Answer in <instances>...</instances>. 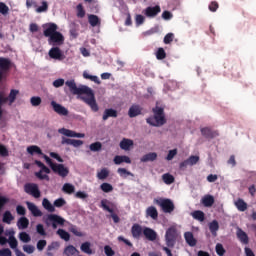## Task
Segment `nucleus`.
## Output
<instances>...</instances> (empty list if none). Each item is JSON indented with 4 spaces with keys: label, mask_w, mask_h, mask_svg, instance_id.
I'll list each match as a JSON object with an SVG mask.
<instances>
[{
    "label": "nucleus",
    "mask_w": 256,
    "mask_h": 256,
    "mask_svg": "<svg viewBox=\"0 0 256 256\" xmlns=\"http://www.w3.org/2000/svg\"><path fill=\"white\" fill-rule=\"evenodd\" d=\"M65 85L70 89L73 95H86L80 97L81 101H84L86 105H89L94 113L99 111V105H97V100H95V93H93L91 88L87 86L77 87L75 80H68L65 82Z\"/></svg>",
    "instance_id": "1"
},
{
    "label": "nucleus",
    "mask_w": 256,
    "mask_h": 256,
    "mask_svg": "<svg viewBox=\"0 0 256 256\" xmlns=\"http://www.w3.org/2000/svg\"><path fill=\"white\" fill-rule=\"evenodd\" d=\"M44 31V37H48L49 45L52 47H61L65 43V36L61 32L57 31L59 27L55 23H46L42 25Z\"/></svg>",
    "instance_id": "2"
},
{
    "label": "nucleus",
    "mask_w": 256,
    "mask_h": 256,
    "mask_svg": "<svg viewBox=\"0 0 256 256\" xmlns=\"http://www.w3.org/2000/svg\"><path fill=\"white\" fill-rule=\"evenodd\" d=\"M152 112L154 113V117L147 118L146 123L152 127H163V125L167 123V119H165V109L156 106L152 109Z\"/></svg>",
    "instance_id": "3"
},
{
    "label": "nucleus",
    "mask_w": 256,
    "mask_h": 256,
    "mask_svg": "<svg viewBox=\"0 0 256 256\" xmlns=\"http://www.w3.org/2000/svg\"><path fill=\"white\" fill-rule=\"evenodd\" d=\"M154 203L161 207L163 213H172L173 211H175V204L173 203V200L169 198L155 199Z\"/></svg>",
    "instance_id": "4"
},
{
    "label": "nucleus",
    "mask_w": 256,
    "mask_h": 256,
    "mask_svg": "<svg viewBox=\"0 0 256 256\" xmlns=\"http://www.w3.org/2000/svg\"><path fill=\"white\" fill-rule=\"evenodd\" d=\"M34 163L40 168V171L35 172V177H37V179L40 181H50L49 173H51V169H49V167L45 166L43 162L39 160H35Z\"/></svg>",
    "instance_id": "5"
},
{
    "label": "nucleus",
    "mask_w": 256,
    "mask_h": 256,
    "mask_svg": "<svg viewBox=\"0 0 256 256\" xmlns=\"http://www.w3.org/2000/svg\"><path fill=\"white\" fill-rule=\"evenodd\" d=\"M177 237H179L177 228L175 226L169 227L166 230V234H165V241H166L167 247H170V248L175 247V243H177Z\"/></svg>",
    "instance_id": "6"
},
{
    "label": "nucleus",
    "mask_w": 256,
    "mask_h": 256,
    "mask_svg": "<svg viewBox=\"0 0 256 256\" xmlns=\"http://www.w3.org/2000/svg\"><path fill=\"white\" fill-rule=\"evenodd\" d=\"M11 60L9 58L0 57V82L7 77V73L11 71Z\"/></svg>",
    "instance_id": "7"
},
{
    "label": "nucleus",
    "mask_w": 256,
    "mask_h": 256,
    "mask_svg": "<svg viewBox=\"0 0 256 256\" xmlns=\"http://www.w3.org/2000/svg\"><path fill=\"white\" fill-rule=\"evenodd\" d=\"M25 193L28 195H32L35 199H39L41 197V191L39 190V186L35 183H28L24 186Z\"/></svg>",
    "instance_id": "8"
},
{
    "label": "nucleus",
    "mask_w": 256,
    "mask_h": 256,
    "mask_svg": "<svg viewBox=\"0 0 256 256\" xmlns=\"http://www.w3.org/2000/svg\"><path fill=\"white\" fill-rule=\"evenodd\" d=\"M47 225L52 223V229H57V225H65V219L57 214H49L46 220Z\"/></svg>",
    "instance_id": "9"
},
{
    "label": "nucleus",
    "mask_w": 256,
    "mask_h": 256,
    "mask_svg": "<svg viewBox=\"0 0 256 256\" xmlns=\"http://www.w3.org/2000/svg\"><path fill=\"white\" fill-rule=\"evenodd\" d=\"M52 171L62 179H65L69 175V169L63 164L56 163L55 166H52Z\"/></svg>",
    "instance_id": "10"
},
{
    "label": "nucleus",
    "mask_w": 256,
    "mask_h": 256,
    "mask_svg": "<svg viewBox=\"0 0 256 256\" xmlns=\"http://www.w3.org/2000/svg\"><path fill=\"white\" fill-rule=\"evenodd\" d=\"M48 55L50 59H55L56 61H63L65 59V55L61 51V48L58 46L52 47L49 50Z\"/></svg>",
    "instance_id": "11"
},
{
    "label": "nucleus",
    "mask_w": 256,
    "mask_h": 256,
    "mask_svg": "<svg viewBox=\"0 0 256 256\" xmlns=\"http://www.w3.org/2000/svg\"><path fill=\"white\" fill-rule=\"evenodd\" d=\"M108 203H109V201L107 199H103V200H101L100 207H102V209H104V211H108V213H111V217H112L114 223H119V221H121V219L119 218V216L117 214L114 213L113 208H111L107 205Z\"/></svg>",
    "instance_id": "12"
},
{
    "label": "nucleus",
    "mask_w": 256,
    "mask_h": 256,
    "mask_svg": "<svg viewBox=\"0 0 256 256\" xmlns=\"http://www.w3.org/2000/svg\"><path fill=\"white\" fill-rule=\"evenodd\" d=\"M201 133L205 139H215V137H219V131L213 130L209 127L201 128Z\"/></svg>",
    "instance_id": "13"
},
{
    "label": "nucleus",
    "mask_w": 256,
    "mask_h": 256,
    "mask_svg": "<svg viewBox=\"0 0 256 256\" xmlns=\"http://www.w3.org/2000/svg\"><path fill=\"white\" fill-rule=\"evenodd\" d=\"M58 133H60L61 135H64L65 137H77L78 139H83V137H85L83 133H77L73 130H69L66 128H60L58 130Z\"/></svg>",
    "instance_id": "14"
},
{
    "label": "nucleus",
    "mask_w": 256,
    "mask_h": 256,
    "mask_svg": "<svg viewBox=\"0 0 256 256\" xmlns=\"http://www.w3.org/2000/svg\"><path fill=\"white\" fill-rule=\"evenodd\" d=\"M51 107L58 115H63L64 117H67V115H69V110H67V108H65L63 105L58 104L55 101L51 102Z\"/></svg>",
    "instance_id": "15"
},
{
    "label": "nucleus",
    "mask_w": 256,
    "mask_h": 256,
    "mask_svg": "<svg viewBox=\"0 0 256 256\" xmlns=\"http://www.w3.org/2000/svg\"><path fill=\"white\" fill-rule=\"evenodd\" d=\"M236 237L243 245H249V235L246 234L240 227L236 228Z\"/></svg>",
    "instance_id": "16"
},
{
    "label": "nucleus",
    "mask_w": 256,
    "mask_h": 256,
    "mask_svg": "<svg viewBox=\"0 0 256 256\" xmlns=\"http://www.w3.org/2000/svg\"><path fill=\"white\" fill-rule=\"evenodd\" d=\"M61 145H72V147H81V145H83V141L62 137Z\"/></svg>",
    "instance_id": "17"
},
{
    "label": "nucleus",
    "mask_w": 256,
    "mask_h": 256,
    "mask_svg": "<svg viewBox=\"0 0 256 256\" xmlns=\"http://www.w3.org/2000/svg\"><path fill=\"white\" fill-rule=\"evenodd\" d=\"M143 235L148 241H156L157 240V232L151 228H144Z\"/></svg>",
    "instance_id": "18"
},
{
    "label": "nucleus",
    "mask_w": 256,
    "mask_h": 256,
    "mask_svg": "<svg viewBox=\"0 0 256 256\" xmlns=\"http://www.w3.org/2000/svg\"><path fill=\"white\" fill-rule=\"evenodd\" d=\"M160 11H161V6L159 5H156L154 7L149 6L145 9V15L146 17H157Z\"/></svg>",
    "instance_id": "19"
},
{
    "label": "nucleus",
    "mask_w": 256,
    "mask_h": 256,
    "mask_svg": "<svg viewBox=\"0 0 256 256\" xmlns=\"http://www.w3.org/2000/svg\"><path fill=\"white\" fill-rule=\"evenodd\" d=\"M143 111V108L137 104H133L128 111V115L131 119L134 117H138V115H141V112Z\"/></svg>",
    "instance_id": "20"
},
{
    "label": "nucleus",
    "mask_w": 256,
    "mask_h": 256,
    "mask_svg": "<svg viewBox=\"0 0 256 256\" xmlns=\"http://www.w3.org/2000/svg\"><path fill=\"white\" fill-rule=\"evenodd\" d=\"M26 205H27L28 209L30 210V212L32 213L33 217H42L43 216V212H41V210H39L37 205H35L34 203L26 202Z\"/></svg>",
    "instance_id": "21"
},
{
    "label": "nucleus",
    "mask_w": 256,
    "mask_h": 256,
    "mask_svg": "<svg viewBox=\"0 0 256 256\" xmlns=\"http://www.w3.org/2000/svg\"><path fill=\"white\" fill-rule=\"evenodd\" d=\"M146 217H150L154 221L159 219V212L157 211V208L155 206H149L146 209Z\"/></svg>",
    "instance_id": "22"
},
{
    "label": "nucleus",
    "mask_w": 256,
    "mask_h": 256,
    "mask_svg": "<svg viewBox=\"0 0 256 256\" xmlns=\"http://www.w3.org/2000/svg\"><path fill=\"white\" fill-rule=\"evenodd\" d=\"M88 23L91 25V27H101V19L99 16L94 14L88 15Z\"/></svg>",
    "instance_id": "23"
},
{
    "label": "nucleus",
    "mask_w": 256,
    "mask_h": 256,
    "mask_svg": "<svg viewBox=\"0 0 256 256\" xmlns=\"http://www.w3.org/2000/svg\"><path fill=\"white\" fill-rule=\"evenodd\" d=\"M184 239L190 247H195V245H197V240L195 239V236H193V232H185Z\"/></svg>",
    "instance_id": "24"
},
{
    "label": "nucleus",
    "mask_w": 256,
    "mask_h": 256,
    "mask_svg": "<svg viewBox=\"0 0 256 256\" xmlns=\"http://www.w3.org/2000/svg\"><path fill=\"white\" fill-rule=\"evenodd\" d=\"M131 233L134 239H139L143 235V228L139 224H134L131 228Z\"/></svg>",
    "instance_id": "25"
},
{
    "label": "nucleus",
    "mask_w": 256,
    "mask_h": 256,
    "mask_svg": "<svg viewBox=\"0 0 256 256\" xmlns=\"http://www.w3.org/2000/svg\"><path fill=\"white\" fill-rule=\"evenodd\" d=\"M109 117H113L114 119L118 117V113L117 110L113 109V108H108L105 109L102 119L103 121H107V119H109Z\"/></svg>",
    "instance_id": "26"
},
{
    "label": "nucleus",
    "mask_w": 256,
    "mask_h": 256,
    "mask_svg": "<svg viewBox=\"0 0 256 256\" xmlns=\"http://www.w3.org/2000/svg\"><path fill=\"white\" fill-rule=\"evenodd\" d=\"M202 205H204V207H213L214 203H215V197H213L212 195H205L202 200H201Z\"/></svg>",
    "instance_id": "27"
},
{
    "label": "nucleus",
    "mask_w": 256,
    "mask_h": 256,
    "mask_svg": "<svg viewBox=\"0 0 256 256\" xmlns=\"http://www.w3.org/2000/svg\"><path fill=\"white\" fill-rule=\"evenodd\" d=\"M133 147V140L128 138H123L120 142V149L123 151H129Z\"/></svg>",
    "instance_id": "28"
},
{
    "label": "nucleus",
    "mask_w": 256,
    "mask_h": 256,
    "mask_svg": "<svg viewBox=\"0 0 256 256\" xmlns=\"http://www.w3.org/2000/svg\"><path fill=\"white\" fill-rule=\"evenodd\" d=\"M80 250L82 253H85L86 255H93L95 252L93 249H91V242H84L80 246Z\"/></svg>",
    "instance_id": "29"
},
{
    "label": "nucleus",
    "mask_w": 256,
    "mask_h": 256,
    "mask_svg": "<svg viewBox=\"0 0 256 256\" xmlns=\"http://www.w3.org/2000/svg\"><path fill=\"white\" fill-rule=\"evenodd\" d=\"M208 227L213 237H217V231H219V222L217 220H213L209 223Z\"/></svg>",
    "instance_id": "30"
},
{
    "label": "nucleus",
    "mask_w": 256,
    "mask_h": 256,
    "mask_svg": "<svg viewBox=\"0 0 256 256\" xmlns=\"http://www.w3.org/2000/svg\"><path fill=\"white\" fill-rule=\"evenodd\" d=\"M114 163L115 165H121V163H128L131 164V158H129V156H115L114 157Z\"/></svg>",
    "instance_id": "31"
},
{
    "label": "nucleus",
    "mask_w": 256,
    "mask_h": 256,
    "mask_svg": "<svg viewBox=\"0 0 256 256\" xmlns=\"http://www.w3.org/2000/svg\"><path fill=\"white\" fill-rule=\"evenodd\" d=\"M157 159V153L156 152H150L146 155H144L140 161L141 163H148V161H156Z\"/></svg>",
    "instance_id": "32"
},
{
    "label": "nucleus",
    "mask_w": 256,
    "mask_h": 256,
    "mask_svg": "<svg viewBox=\"0 0 256 256\" xmlns=\"http://www.w3.org/2000/svg\"><path fill=\"white\" fill-rule=\"evenodd\" d=\"M15 219L13 214H11V211L7 210L4 212L2 216L3 223H6V225H11V222Z\"/></svg>",
    "instance_id": "33"
},
{
    "label": "nucleus",
    "mask_w": 256,
    "mask_h": 256,
    "mask_svg": "<svg viewBox=\"0 0 256 256\" xmlns=\"http://www.w3.org/2000/svg\"><path fill=\"white\" fill-rule=\"evenodd\" d=\"M70 35L73 39H77V37H79V25L75 22L70 24Z\"/></svg>",
    "instance_id": "34"
},
{
    "label": "nucleus",
    "mask_w": 256,
    "mask_h": 256,
    "mask_svg": "<svg viewBox=\"0 0 256 256\" xmlns=\"http://www.w3.org/2000/svg\"><path fill=\"white\" fill-rule=\"evenodd\" d=\"M27 153H29V155H43V150H41L39 146L32 145L27 148Z\"/></svg>",
    "instance_id": "35"
},
{
    "label": "nucleus",
    "mask_w": 256,
    "mask_h": 256,
    "mask_svg": "<svg viewBox=\"0 0 256 256\" xmlns=\"http://www.w3.org/2000/svg\"><path fill=\"white\" fill-rule=\"evenodd\" d=\"M42 206L44 207V209H46V211H48L49 213H55V206H53V204H51V202L49 201V199L44 198L42 201Z\"/></svg>",
    "instance_id": "36"
},
{
    "label": "nucleus",
    "mask_w": 256,
    "mask_h": 256,
    "mask_svg": "<svg viewBox=\"0 0 256 256\" xmlns=\"http://www.w3.org/2000/svg\"><path fill=\"white\" fill-rule=\"evenodd\" d=\"M162 181L165 185H173V183H175V177L170 173H165L162 175Z\"/></svg>",
    "instance_id": "37"
},
{
    "label": "nucleus",
    "mask_w": 256,
    "mask_h": 256,
    "mask_svg": "<svg viewBox=\"0 0 256 256\" xmlns=\"http://www.w3.org/2000/svg\"><path fill=\"white\" fill-rule=\"evenodd\" d=\"M235 207L238 209V211H241V212L247 211V202H245V200L239 198L235 202Z\"/></svg>",
    "instance_id": "38"
},
{
    "label": "nucleus",
    "mask_w": 256,
    "mask_h": 256,
    "mask_svg": "<svg viewBox=\"0 0 256 256\" xmlns=\"http://www.w3.org/2000/svg\"><path fill=\"white\" fill-rule=\"evenodd\" d=\"M192 217L193 219H196V221H200L201 223H203V221H205V212L201 210H196L192 213Z\"/></svg>",
    "instance_id": "39"
},
{
    "label": "nucleus",
    "mask_w": 256,
    "mask_h": 256,
    "mask_svg": "<svg viewBox=\"0 0 256 256\" xmlns=\"http://www.w3.org/2000/svg\"><path fill=\"white\" fill-rule=\"evenodd\" d=\"M17 227L19 229H27L29 227V219L27 217H21L17 222Z\"/></svg>",
    "instance_id": "40"
},
{
    "label": "nucleus",
    "mask_w": 256,
    "mask_h": 256,
    "mask_svg": "<svg viewBox=\"0 0 256 256\" xmlns=\"http://www.w3.org/2000/svg\"><path fill=\"white\" fill-rule=\"evenodd\" d=\"M76 253H79V250H77L73 245H69L64 249V255L66 256H73Z\"/></svg>",
    "instance_id": "41"
},
{
    "label": "nucleus",
    "mask_w": 256,
    "mask_h": 256,
    "mask_svg": "<svg viewBox=\"0 0 256 256\" xmlns=\"http://www.w3.org/2000/svg\"><path fill=\"white\" fill-rule=\"evenodd\" d=\"M19 94V90L12 89L7 97L10 105L15 103V99H17V95Z\"/></svg>",
    "instance_id": "42"
},
{
    "label": "nucleus",
    "mask_w": 256,
    "mask_h": 256,
    "mask_svg": "<svg viewBox=\"0 0 256 256\" xmlns=\"http://www.w3.org/2000/svg\"><path fill=\"white\" fill-rule=\"evenodd\" d=\"M62 191L64 193H67L68 195H71V194L75 193V186H73L72 184H69V183H65L62 187Z\"/></svg>",
    "instance_id": "43"
},
{
    "label": "nucleus",
    "mask_w": 256,
    "mask_h": 256,
    "mask_svg": "<svg viewBox=\"0 0 256 256\" xmlns=\"http://www.w3.org/2000/svg\"><path fill=\"white\" fill-rule=\"evenodd\" d=\"M57 235H59V237H61L64 241H69V239H71L69 232L65 231L64 229H58Z\"/></svg>",
    "instance_id": "44"
},
{
    "label": "nucleus",
    "mask_w": 256,
    "mask_h": 256,
    "mask_svg": "<svg viewBox=\"0 0 256 256\" xmlns=\"http://www.w3.org/2000/svg\"><path fill=\"white\" fill-rule=\"evenodd\" d=\"M90 151H93L94 153H97L103 149V144L101 142H94L90 144L89 146Z\"/></svg>",
    "instance_id": "45"
},
{
    "label": "nucleus",
    "mask_w": 256,
    "mask_h": 256,
    "mask_svg": "<svg viewBox=\"0 0 256 256\" xmlns=\"http://www.w3.org/2000/svg\"><path fill=\"white\" fill-rule=\"evenodd\" d=\"M107 177H109V170H107V168H103L97 173V178L101 181H104Z\"/></svg>",
    "instance_id": "46"
},
{
    "label": "nucleus",
    "mask_w": 256,
    "mask_h": 256,
    "mask_svg": "<svg viewBox=\"0 0 256 256\" xmlns=\"http://www.w3.org/2000/svg\"><path fill=\"white\" fill-rule=\"evenodd\" d=\"M100 189L104 193H111V191H113V185H111L110 183L104 182L100 185Z\"/></svg>",
    "instance_id": "47"
},
{
    "label": "nucleus",
    "mask_w": 256,
    "mask_h": 256,
    "mask_svg": "<svg viewBox=\"0 0 256 256\" xmlns=\"http://www.w3.org/2000/svg\"><path fill=\"white\" fill-rule=\"evenodd\" d=\"M70 233H73V235H75L76 237H84L85 234H83V232L79 231V228H77V226L72 225L69 228Z\"/></svg>",
    "instance_id": "48"
},
{
    "label": "nucleus",
    "mask_w": 256,
    "mask_h": 256,
    "mask_svg": "<svg viewBox=\"0 0 256 256\" xmlns=\"http://www.w3.org/2000/svg\"><path fill=\"white\" fill-rule=\"evenodd\" d=\"M49 11V3L47 1H43L40 7L36 8V13H45Z\"/></svg>",
    "instance_id": "49"
},
{
    "label": "nucleus",
    "mask_w": 256,
    "mask_h": 256,
    "mask_svg": "<svg viewBox=\"0 0 256 256\" xmlns=\"http://www.w3.org/2000/svg\"><path fill=\"white\" fill-rule=\"evenodd\" d=\"M166 57L167 53L165 52V49L159 48L156 52V59H158V61H163Z\"/></svg>",
    "instance_id": "50"
},
{
    "label": "nucleus",
    "mask_w": 256,
    "mask_h": 256,
    "mask_svg": "<svg viewBox=\"0 0 256 256\" xmlns=\"http://www.w3.org/2000/svg\"><path fill=\"white\" fill-rule=\"evenodd\" d=\"M76 9H77V17L79 19H83V17H85V8H83V4H78Z\"/></svg>",
    "instance_id": "51"
},
{
    "label": "nucleus",
    "mask_w": 256,
    "mask_h": 256,
    "mask_svg": "<svg viewBox=\"0 0 256 256\" xmlns=\"http://www.w3.org/2000/svg\"><path fill=\"white\" fill-rule=\"evenodd\" d=\"M41 97L39 96H34V97H31L30 99V103L32 105V107H39V105H41Z\"/></svg>",
    "instance_id": "52"
},
{
    "label": "nucleus",
    "mask_w": 256,
    "mask_h": 256,
    "mask_svg": "<svg viewBox=\"0 0 256 256\" xmlns=\"http://www.w3.org/2000/svg\"><path fill=\"white\" fill-rule=\"evenodd\" d=\"M19 238H20V241H22L23 243H29V241H31V236H29L27 232H21L19 234Z\"/></svg>",
    "instance_id": "53"
},
{
    "label": "nucleus",
    "mask_w": 256,
    "mask_h": 256,
    "mask_svg": "<svg viewBox=\"0 0 256 256\" xmlns=\"http://www.w3.org/2000/svg\"><path fill=\"white\" fill-rule=\"evenodd\" d=\"M10 248L11 249H17V245H19V243L17 242V238H15L14 236H10L9 237V241H8Z\"/></svg>",
    "instance_id": "54"
},
{
    "label": "nucleus",
    "mask_w": 256,
    "mask_h": 256,
    "mask_svg": "<svg viewBox=\"0 0 256 256\" xmlns=\"http://www.w3.org/2000/svg\"><path fill=\"white\" fill-rule=\"evenodd\" d=\"M173 39H175V34L168 33L164 37V43L165 45H169L170 43H173Z\"/></svg>",
    "instance_id": "55"
},
{
    "label": "nucleus",
    "mask_w": 256,
    "mask_h": 256,
    "mask_svg": "<svg viewBox=\"0 0 256 256\" xmlns=\"http://www.w3.org/2000/svg\"><path fill=\"white\" fill-rule=\"evenodd\" d=\"M7 101H9V98H7L5 91H0V107H3Z\"/></svg>",
    "instance_id": "56"
},
{
    "label": "nucleus",
    "mask_w": 256,
    "mask_h": 256,
    "mask_svg": "<svg viewBox=\"0 0 256 256\" xmlns=\"http://www.w3.org/2000/svg\"><path fill=\"white\" fill-rule=\"evenodd\" d=\"M216 253L218 256L225 255V248L223 247V244L221 243L216 244Z\"/></svg>",
    "instance_id": "57"
},
{
    "label": "nucleus",
    "mask_w": 256,
    "mask_h": 256,
    "mask_svg": "<svg viewBox=\"0 0 256 256\" xmlns=\"http://www.w3.org/2000/svg\"><path fill=\"white\" fill-rule=\"evenodd\" d=\"M0 13L1 15H7V13H9V6L3 2H0Z\"/></svg>",
    "instance_id": "58"
},
{
    "label": "nucleus",
    "mask_w": 256,
    "mask_h": 256,
    "mask_svg": "<svg viewBox=\"0 0 256 256\" xmlns=\"http://www.w3.org/2000/svg\"><path fill=\"white\" fill-rule=\"evenodd\" d=\"M23 251L25 253H28V255H31L32 253H35V246L33 245H24Z\"/></svg>",
    "instance_id": "59"
},
{
    "label": "nucleus",
    "mask_w": 256,
    "mask_h": 256,
    "mask_svg": "<svg viewBox=\"0 0 256 256\" xmlns=\"http://www.w3.org/2000/svg\"><path fill=\"white\" fill-rule=\"evenodd\" d=\"M104 253L106 256H114L115 255V251L109 245L104 246Z\"/></svg>",
    "instance_id": "60"
},
{
    "label": "nucleus",
    "mask_w": 256,
    "mask_h": 256,
    "mask_svg": "<svg viewBox=\"0 0 256 256\" xmlns=\"http://www.w3.org/2000/svg\"><path fill=\"white\" fill-rule=\"evenodd\" d=\"M187 161L190 166L197 165L199 163V156H190Z\"/></svg>",
    "instance_id": "61"
},
{
    "label": "nucleus",
    "mask_w": 256,
    "mask_h": 256,
    "mask_svg": "<svg viewBox=\"0 0 256 256\" xmlns=\"http://www.w3.org/2000/svg\"><path fill=\"white\" fill-rule=\"evenodd\" d=\"M66 201L63 198H58L54 201V207H63L66 205Z\"/></svg>",
    "instance_id": "62"
},
{
    "label": "nucleus",
    "mask_w": 256,
    "mask_h": 256,
    "mask_svg": "<svg viewBox=\"0 0 256 256\" xmlns=\"http://www.w3.org/2000/svg\"><path fill=\"white\" fill-rule=\"evenodd\" d=\"M59 247H60L59 242H52L50 245H48L47 249L48 251H57Z\"/></svg>",
    "instance_id": "63"
},
{
    "label": "nucleus",
    "mask_w": 256,
    "mask_h": 256,
    "mask_svg": "<svg viewBox=\"0 0 256 256\" xmlns=\"http://www.w3.org/2000/svg\"><path fill=\"white\" fill-rule=\"evenodd\" d=\"M0 256H13L11 249L9 248H3L0 249Z\"/></svg>",
    "instance_id": "64"
}]
</instances>
